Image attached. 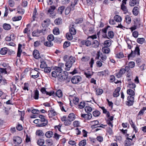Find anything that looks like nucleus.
<instances>
[{
    "instance_id": "1",
    "label": "nucleus",
    "mask_w": 146,
    "mask_h": 146,
    "mask_svg": "<svg viewBox=\"0 0 146 146\" xmlns=\"http://www.w3.org/2000/svg\"><path fill=\"white\" fill-rule=\"evenodd\" d=\"M63 59L64 61L66 62L65 64L66 66L65 70L68 71L72 66L73 63L75 62L76 59L75 57L72 56L68 57L67 55L65 56L64 57Z\"/></svg>"
},
{
    "instance_id": "2",
    "label": "nucleus",
    "mask_w": 146,
    "mask_h": 146,
    "mask_svg": "<svg viewBox=\"0 0 146 146\" xmlns=\"http://www.w3.org/2000/svg\"><path fill=\"white\" fill-rule=\"evenodd\" d=\"M57 72L58 73V78L59 81H63L67 78V76L64 74V71H62Z\"/></svg>"
},
{
    "instance_id": "3",
    "label": "nucleus",
    "mask_w": 146,
    "mask_h": 146,
    "mask_svg": "<svg viewBox=\"0 0 146 146\" xmlns=\"http://www.w3.org/2000/svg\"><path fill=\"white\" fill-rule=\"evenodd\" d=\"M99 121L97 120L92 121V128H94L98 127L104 128L106 126V125H104L102 124H99Z\"/></svg>"
},
{
    "instance_id": "4",
    "label": "nucleus",
    "mask_w": 146,
    "mask_h": 146,
    "mask_svg": "<svg viewBox=\"0 0 146 146\" xmlns=\"http://www.w3.org/2000/svg\"><path fill=\"white\" fill-rule=\"evenodd\" d=\"M55 8L56 7L54 5L50 6L47 10V15L50 14V16L52 18L54 17L56 15L53 12Z\"/></svg>"
},
{
    "instance_id": "5",
    "label": "nucleus",
    "mask_w": 146,
    "mask_h": 146,
    "mask_svg": "<svg viewBox=\"0 0 146 146\" xmlns=\"http://www.w3.org/2000/svg\"><path fill=\"white\" fill-rule=\"evenodd\" d=\"M134 97L128 96L127 97V100L125 101V103L126 106H132L134 103Z\"/></svg>"
},
{
    "instance_id": "6",
    "label": "nucleus",
    "mask_w": 146,
    "mask_h": 146,
    "mask_svg": "<svg viewBox=\"0 0 146 146\" xmlns=\"http://www.w3.org/2000/svg\"><path fill=\"white\" fill-rule=\"evenodd\" d=\"M34 123L37 124L36 126L43 127L47 125V123L42 122L40 119H36L33 121Z\"/></svg>"
},
{
    "instance_id": "7",
    "label": "nucleus",
    "mask_w": 146,
    "mask_h": 146,
    "mask_svg": "<svg viewBox=\"0 0 146 146\" xmlns=\"http://www.w3.org/2000/svg\"><path fill=\"white\" fill-rule=\"evenodd\" d=\"M81 77L80 76H75L73 77L71 79V82L74 84H77L81 80Z\"/></svg>"
},
{
    "instance_id": "8",
    "label": "nucleus",
    "mask_w": 146,
    "mask_h": 146,
    "mask_svg": "<svg viewBox=\"0 0 146 146\" xmlns=\"http://www.w3.org/2000/svg\"><path fill=\"white\" fill-rule=\"evenodd\" d=\"M69 99L70 102L71 101H72L75 104L77 105L78 104L79 99L78 98L70 95Z\"/></svg>"
},
{
    "instance_id": "9",
    "label": "nucleus",
    "mask_w": 146,
    "mask_h": 146,
    "mask_svg": "<svg viewBox=\"0 0 146 146\" xmlns=\"http://www.w3.org/2000/svg\"><path fill=\"white\" fill-rule=\"evenodd\" d=\"M13 139L14 143L15 144H20L22 143V141L21 138L19 136L14 137L13 138Z\"/></svg>"
},
{
    "instance_id": "10",
    "label": "nucleus",
    "mask_w": 146,
    "mask_h": 146,
    "mask_svg": "<svg viewBox=\"0 0 146 146\" xmlns=\"http://www.w3.org/2000/svg\"><path fill=\"white\" fill-rule=\"evenodd\" d=\"M132 141V139H131V138L127 137L126 140L125 141V146H130L133 145V143Z\"/></svg>"
},
{
    "instance_id": "11",
    "label": "nucleus",
    "mask_w": 146,
    "mask_h": 146,
    "mask_svg": "<svg viewBox=\"0 0 146 146\" xmlns=\"http://www.w3.org/2000/svg\"><path fill=\"white\" fill-rule=\"evenodd\" d=\"M91 38V36H89L87 39V40H82L81 41V43L82 45L85 44L87 46H90L91 44V42L90 40H89V39L90 38Z\"/></svg>"
},
{
    "instance_id": "12",
    "label": "nucleus",
    "mask_w": 146,
    "mask_h": 146,
    "mask_svg": "<svg viewBox=\"0 0 146 146\" xmlns=\"http://www.w3.org/2000/svg\"><path fill=\"white\" fill-rule=\"evenodd\" d=\"M57 114V112L55 111L54 109L52 108L48 111V115L50 118L56 115Z\"/></svg>"
},
{
    "instance_id": "13",
    "label": "nucleus",
    "mask_w": 146,
    "mask_h": 146,
    "mask_svg": "<svg viewBox=\"0 0 146 146\" xmlns=\"http://www.w3.org/2000/svg\"><path fill=\"white\" fill-rule=\"evenodd\" d=\"M64 64L60 63L58 64V66L54 68V70L56 72L63 71V68H64Z\"/></svg>"
},
{
    "instance_id": "14",
    "label": "nucleus",
    "mask_w": 146,
    "mask_h": 146,
    "mask_svg": "<svg viewBox=\"0 0 146 146\" xmlns=\"http://www.w3.org/2000/svg\"><path fill=\"white\" fill-rule=\"evenodd\" d=\"M109 27H110L107 25L104 28L102 29V33L104 34L102 35L103 37L104 38H108L106 33L107 30Z\"/></svg>"
},
{
    "instance_id": "15",
    "label": "nucleus",
    "mask_w": 146,
    "mask_h": 146,
    "mask_svg": "<svg viewBox=\"0 0 146 146\" xmlns=\"http://www.w3.org/2000/svg\"><path fill=\"white\" fill-rule=\"evenodd\" d=\"M74 23H72L70 26V32L71 34L74 35L76 33V31L74 27Z\"/></svg>"
},
{
    "instance_id": "16",
    "label": "nucleus",
    "mask_w": 146,
    "mask_h": 146,
    "mask_svg": "<svg viewBox=\"0 0 146 146\" xmlns=\"http://www.w3.org/2000/svg\"><path fill=\"white\" fill-rule=\"evenodd\" d=\"M125 70H124V68H121L118 72L116 73L115 74V76L118 78H121L122 75L125 73Z\"/></svg>"
},
{
    "instance_id": "17",
    "label": "nucleus",
    "mask_w": 146,
    "mask_h": 146,
    "mask_svg": "<svg viewBox=\"0 0 146 146\" xmlns=\"http://www.w3.org/2000/svg\"><path fill=\"white\" fill-rule=\"evenodd\" d=\"M50 20L49 19H46L44 20L42 24V26L43 27H47L50 24Z\"/></svg>"
},
{
    "instance_id": "18",
    "label": "nucleus",
    "mask_w": 146,
    "mask_h": 146,
    "mask_svg": "<svg viewBox=\"0 0 146 146\" xmlns=\"http://www.w3.org/2000/svg\"><path fill=\"white\" fill-rule=\"evenodd\" d=\"M121 88L120 87H117L113 93V96L114 97H117L119 95V92Z\"/></svg>"
},
{
    "instance_id": "19",
    "label": "nucleus",
    "mask_w": 146,
    "mask_h": 146,
    "mask_svg": "<svg viewBox=\"0 0 146 146\" xmlns=\"http://www.w3.org/2000/svg\"><path fill=\"white\" fill-rule=\"evenodd\" d=\"M39 95V92L38 90H36L34 91L33 95L31 94V97L35 100H37L38 98Z\"/></svg>"
},
{
    "instance_id": "20",
    "label": "nucleus",
    "mask_w": 146,
    "mask_h": 146,
    "mask_svg": "<svg viewBox=\"0 0 146 146\" xmlns=\"http://www.w3.org/2000/svg\"><path fill=\"white\" fill-rule=\"evenodd\" d=\"M40 30L36 29L32 33V35L33 36L38 37L40 35Z\"/></svg>"
},
{
    "instance_id": "21",
    "label": "nucleus",
    "mask_w": 146,
    "mask_h": 146,
    "mask_svg": "<svg viewBox=\"0 0 146 146\" xmlns=\"http://www.w3.org/2000/svg\"><path fill=\"white\" fill-rule=\"evenodd\" d=\"M33 55L34 57L36 59H38L40 58L39 52L37 50H35L33 51Z\"/></svg>"
},
{
    "instance_id": "22",
    "label": "nucleus",
    "mask_w": 146,
    "mask_h": 146,
    "mask_svg": "<svg viewBox=\"0 0 146 146\" xmlns=\"http://www.w3.org/2000/svg\"><path fill=\"white\" fill-rule=\"evenodd\" d=\"M99 45V42L96 40H94L92 42V47L96 48L98 47Z\"/></svg>"
},
{
    "instance_id": "23",
    "label": "nucleus",
    "mask_w": 146,
    "mask_h": 146,
    "mask_svg": "<svg viewBox=\"0 0 146 146\" xmlns=\"http://www.w3.org/2000/svg\"><path fill=\"white\" fill-rule=\"evenodd\" d=\"M8 51V49L6 47L2 48L0 50V54L2 55L6 54Z\"/></svg>"
},
{
    "instance_id": "24",
    "label": "nucleus",
    "mask_w": 146,
    "mask_h": 146,
    "mask_svg": "<svg viewBox=\"0 0 146 146\" xmlns=\"http://www.w3.org/2000/svg\"><path fill=\"white\" fill-rule=\"evenodd\" d=\"M68 118L69 120L72 121L74 120L75 119V115L73 113H70L69 115Z\"/></svg>"
},
{
    "instance_id": "25",
    "label": "nucleus",
    "mask_w": 146,
    "mask_h": 146,
    "mask_svg": "<svg viewBox=\"0 0 146 146\" xmlns=\"http://www.w3.org/2000/svg\"><path fill=\"white\" fill-rule=\"evenodd\" d=\"M121 9L124 12V13L125 14L128 13V11L126 6L123 4H121Z\"/></svg>"
},
{
    "instance_id": "26",
    "label": "nucleus",
    "mask_w": 146,
    "mask_h": 146,
    "mask_svg": "<svg viewBox=\"0 0 146 146\" xmlns=\"http://www.w3.org/2000/svg\"><path fill=\"white\" fill-rule=\"evenodd\" d=\"M111 43L110 40H106L104 42V47H109L111 45Z\"/></svg>"
},
{
    "instance_id": "27",
    "label": "nucleus",
    "mask_w": 146,
    "mask_h": 146,
    "mask_svg": "<svg viewBox=\"0 0 146 146\" xmlns=\"http://www.w3.org/2000/svg\"><path fill=\"white\" fill-rule=\"evenodd\" d=\"M107 36L108 39L113 38L114 35V33L112 31H109L108 33Z\"/></svg>"
},
{
    "instance_id": "28",
    "label": "nucleus",
    "mask_w": 146,
    "mask_h": 146,
    "mask_svg": "<svg viewBox=\"0 0 146 146\" xmlns=\"http://www.w3.org/2000/svg\"><path fill=\"white\" fill-rule=\"evenodd\" d=\"M45 135L47 138H51L52 137L53 135V133L51 131H48L45 133Z\"/></svg>"
},
{
    "instance_id": "29",
    "label": "nucleus",
    "mask_w": 146,
    "mask_h": 146,
    "mask_svg": "<svg viewBox=\"0 0 146 146\" xmlns=\"http://www.w3.org/2000/svg\"><path fill=\"white\" fill-rule=\"evenodd\" d=\"M127 94L129 95L130 96H133L135 95V93L134 91L131 89H129L127 90Z\"/></svg>"
},
{
    "instance_id": "30",
    "label": "nucleus",
    "mask_w": 146,
    "mask_h": 146,
    "mask_svg": "<svg viewBox=\"0 0 146 146\" xmlns=\"http://www.w3.org/2000/svg\"><path fill=\"white\" fill-rule=\"evenodd\" d=\"M41 30H40V33L43 35L46 34L48 31V29L47 27H44Z\"/></svg>"
},
{
    "instance_id": "31",
    "label": "nucleus",
    "mask_w": 146,
    "mask_h": 146,
    "mask_svg": "<svg viewBox=\"0 0 146 146\" xmlns=\"http://www.w3.org/2000/svg\"><path fill=\"white\" fill-rule=\"evenodd\" d=\"M140 49L139 47L137 45L135 48V50L134 51V54H137L138 55H140Z\"/></svg>"
},
{
    "instance_id": "32",
    "label": "nucleus",
    "mask_w": 146,
    "mask_h": 146,
    "mask_svg": "<svg viewBox=\"0 0 146 146\" xmlns=\"http://www.w3.org/2000/svg\"><path fill=\"white\" fill-rule=\"evenodd\" d=\"M46 144L48 146H51L53 145V141L51 139H47L45 141Z\"/></svg>"
},
{
    "instance_id": "33",
    "label": "nucleus",
    "mask_w": 146,
    "mask_h": 146,
    "mask_svg": "<svg viewBox=\"0 0 146 146\" xmlns=\"http://www.w3.org/2000/svg\"><path fill=\"white\" fill-rule=\"evenodd\" d=\"M102 51L105 53L108 54L110 52V49L109 47H104L102 48Z\"/></svg>"
},
{
    "instance_id": "34",
    "label": "nucleus",
    "mask_w": 146,
    "mask_h": 146,
    "mask_svg": "<svg viewBox=\"0 0 146 146\" xmlns=\"http://www.w3.org/2000/svg\"><path fill=\"white\" fill-rule=\"evenodd\" d=\"M114 20L117 22H120L122 20L121 17L119 15H116L114 17Z\"/></svg>"
},
{
    "instance_id": "35",
    "label": "nucleus",
    "mask_w": 146,
    "mask_h": 146,
    "mask_svg": "<svg viewBox=\"0 0 146 146\" xmlns=\"http://www.w3.org/2000/svg\"><path fill=\"white\" fill-rule=\"evenodd\" d=\"M55 24L57 25L61 24L62 22V20L60 18L56 19L54 21Z\"/></svg>"
},
{
    "instance_id": "36",
    "label": "nucleus",
    "mask_w": 146,
    "mask_h": 146,
    "mask_svg": "<svg viewBox=\"0 0 146 146\" xmlns=\"http://www.w3.org/2000/svg\"><path fill=\"white\" fill-rule=\"evenodd\" d=\"M21 45L19 44L17 55V56L19 57H20V56L21 53L22 52V50L21 49Z\"/></svg>"
},
{
    "instance_id": "37",
    "label": "nucleus",
    "mask_w": 146,
    "mask_h": 146,
    "mask_svg": "<svg viewBox=\"0 0 146 146\" xmlns=\"http://www.w3.org/2000/svg\"><path fill=\"white\" fill-rule=\"evenodd\" d=\"M138 7H135L133 8L132 12L133 14L134 15L137 16L138 15Z\"/></svg>"
},
{
    "instance_id": "38",
    "label": "nucleus",
    "mask_w": 146,
    "mask_h": 146,
    "mask_svg": "<svg viewBox=\"0 0 146 146\" xmlns=\"http://www.w3.org/2000/svg\"><path fill=\"white\" fill-rule=\"evenodd\" d=\"M84 74L87 78H90L91 77V72L90 71L88 70H86L84 73Z\"/></svg>"
},
{
    "instance_id": "39",
    "label": "nucleus",
    "mask_w": 146,
    "mask_h": 146,
    "mask_svg": "<svg viewBox=\"0 0 146 146\" xmlns=\"http://www.w3.org/2000/svg\"><path fill=\"white\" fill-rule=\"evenodd\" d=\"M44 143V140L43 139H39L37 142V144L39 145H43Z\"/></svg>"
},
{
    "instance_id": "40",
    "label": "nucleus",
    "mask_w": 146,
    "mask_h": 146,
    "mask_svg": "<svg viewBox=\"0 0 146 146\" xmlns=\"http://www.w3.org/2000/svg\"><path fill=\"white\" fill-rule=\"evenodd\" d=\"M137 0H130L129 2V5L131 6H134L137 3Z\"/></svg>"
},
{
    "instance_id": "41",
    "label": "nucleus",
    "mask_w": 146,
    "mask_h": 146,
    "mask_svg": "<svg viewBox=\"0 0 146 146\" xmlns=\"http://www.w3.org/2000/svg\"><path fill=\"white\" fill-rule=\"evenodd\" d=\"M146 110V107H143L138 113V116H142L144 113L145 111Z\"/></svg>"
},
{
    "instance_id": "42",
    "label": "nucleus",
    "mask_w": 146,
    "mask_h": 146,
    "mask_svg": "<svg viewBox=\"0 0 146 146\" xmlns=\"http://www.w3.org/2000/svg\"><path fill=\"white\" fill-rule=\"evenodd\" d=\"M65 8V7L64 6H61L59 7L58 9V12L59 13L62 14V11L64 10Z\"/></svg>"
},
{
    "instance_id": "43",
    "label": "nucleus",
    "mask_w": 146,
    "mask_h": 146,
    "mask_svg": "<svg viewBox=\"0 0 146 146\" xmlns=\"http://www.w3.org/2000/svg\"><path fill=\"white\" fill-rule=\"evenodd\" d=\"M10 89L11 92L13 93H14L15 92H17V91L16 90V87L15 85L12 84L11 86Z\"/></svg>"
},
{
    "instance_id": "44",
    "label": "nucleus",
    "mask_w": 146,
    "mask_h": 146,
    "mask_svg": "<svg viewBox=\"0 0 146 146\" xmlns=\"http://www.w3.org/2000/svg\"><path fill=\"white\" fill-rule=\"evenodd\" d=\"M85 106V103L83 102H81L80 104L78 106V107L80 109L84 108Z\"/></svg>"
},
{
    "instance_id": "45",
    "label": "nucleus",
    "mask_w": 146,
    "mask_h": 146,
    "mask_svg": "<svg viewBox=\"0 0 146 146\" xmlns=\"http://www.w3.org/2000/svg\"><path fill=\"white\" fill-rule=\"evenodd\" d=\"M125 22L128 24H130L131 23V18L129 15H127L125 18Z\"/></svg>"
},
{
    "instance_id": "46",
    "label": "nucleus",
    "mask_w": 146,
    "mask_h": 146,
    "mask_svg": "<svg viewBox=\"0 0 146 146\" xmlns=\"http://www.w3.org/2000/svg\"><path fill=\"white\" fill-rule=\"evenodd\" d=\"M44 45L47 46L51 47L53 45L52 42L50 41H46L44 42Z\"/></svg>"
},
{
    "instance_id": "47",
    "label": "nucleus",
    "mask_w": 146,
    "mask_h": 146,
    "mask_svg": "<svg viewBox=\"0 0 146 146\" xmlns=\"http://www.w3.org/2000/svg\"><path fill=\"white\" fill-rule=\"evenodd\" d=\"M56 95L58 98H61L62 97V91L60 90H58L56 92Z\"/></svg>"
},
{
    "instance_id": "48",
    "label": "nucleus",
    "mask_w": 146,
    "mask_h": 146,
    "mask_svg": "<svg viewBox=\"0 0 146 146\" xmlns=\"http://www.w3.org/2000/svg\"><path fill=\"white\" fill-rule=\"evenodd\" d=\"M3 28L5 30H9L11 29V26L9 24H4L3 26Z\"/></svg>"
},
{
    "instance_id": "49",
    "label": "nucleus",
    "mask_w": 146,
    "mask_h": 146,
    "mask_svg": "<svg viewBox=\"0 0 146 146\" xmlns=\"http://www.w3.org/2000/svg\"><path fill=\"white\" fill-rule=\"evenodd\" d=\"M145 40V39L143 38H139L137 39V42L140 44H142L143 43Z\"/></svg>"
},
{
    "instance_id": "50",
    "label": "nucleus",
    "mask_w": 146,
    "mask_h": 146,
    "mask_svg": "<svg viewBox=\"0 0 146 146\" xmlns=\"http://www.w3.org/2000/svg\"><path fill=\"white\" fill-rule=\"evenodd\" d=\"M86 112L88 113H90L91 111V107L89 106H86L85 108Z\"/></svg>"
},
{
    "instance_id": "51",
    "label": "nucleus",
    "mask_w": 146,
    "mask_h": 146,
    "mask_svg": "<svg viewBox=\"0 0 146 146\" xmlns=\"http://www.w3.org/2000/svg\"><path fill=\"white\" fill-rule=\"evenodd\" d=\"M100 112L98 110H96L93 112V115L94 117H98L100 115Z\"/></svg>"
},
{
    "instance_id": "52",
    "label": "nucleus",
    "mask_w": 146,
    "mask_h": 146,
    "mask_svg": "<svg viewBox=\"0 0 146 146\" xmlns=\"http://www.w3.org/2000/svg\"><path fill=\"white\" fill-rule=\"evenodd\" d=\"M72 35H73L71 34L70 33H67L66 34V36L67 39L69 40H72L73 38Z\"/></svg>"
},
{
    "instance_id": "53",
    "label": "nucleus",
    "mask_w": 146,
    "mask_h": 146,
    "mask_svg": "<svg viewBox=\"0 0 146 146\" xmlns=\"http://www.w3.org/2000/svg\"><path fill=\"white\" fill-rule=\"evenodd\" d=\"M103 92V90L100 88L98 89L96 91V94L98 95L101 94Z\"/></svg>"
},
{
    "instance_id": "54",
    "label": "nucleus",
    "mask_w": 146,
    "mask_h": 146,
    "mask_svg": "<svg viewBox=\"0 0 146 146\" xmlns=\"http://www.w3.org/2000/svg\"><path fill=\"white\" fill-rule=\"evenodd\" d=\"M54 35L52 34L48 35L47 37L48 40L51 42L54 40Z\"/></svg>"
},
{
    "instance_id": "55",
    "label": "nucleus",
    "mask_w": 146,
    "mask_h": 146,
    "mask_svg": "<svg viewBox=\"0 0 146 146\" xmlns=\"http://www.w3.org/2000/svg\"><path fill=\"white\" fill-rule=\"evenodd\" d=\"M86 144V140L84 139L81 141L79 144V146H84Z\"/></svg>"
},
{
    "instance_id": "56",
    "label": "nucleus",
    "mask_w": 146,
    "mask_h": 146,
    "mask_svg": "<svg viewBox=\"0 0 146 146\" xmlns=\"http://www.w3.org/2000/svg\"><path fill=\"white\" fill-rule=\"evenodd\" d=\"M36 135L38 136H42L43 135L42 131L40 130H37L36 133Z\"/></svg>"
},
{
    "instance_id": "57",
    "label": "nucleus",
    "mask_w": 146,
    "mask_h": 146,
    "mask_svg": "<svg viewBox=\"0 0 146 146\" xmlns=\"http://www.w3.org/2000/svg\"><path fill=\"white\" fill-rule=\"evenodd\" d=\"M83 21V19L82 18H79L77 19H76V21L75 23H74H74L75 24H80L82 23Z\"/></svg>"
},
{
    "instance_id": "58",
    "label": "nucleus",
    "mask_w": 146,
    "mask_h": 146,
    "mask_svg": "<svg viewBox=\"0 0 146 146\" xmlns=\"http://www.w3.org/2000/svg\"><path fill=\"white\" fill-rule=\"evenodd\" d=\"M90 58V57L88 56L83 57L81 58V60L83 62H86L88 61Z\"/></svg>"
},
{
    "instance_id": "59",
    "label": "nucleus",
    "mask_w": 146,
    "mask_h": 146,
    "mask_svg": "<svg viewBox=\"0 0 146 146\" xmlns=\"http://www.w3.org/2000/svg\"><path fill=\"white\" fill-rule=\"evenodd\" d=\"M58 73L55 70V71H53L52 72V77L54 78H58Z\"/></svg>"
},
{
    "instance_id": "60",
    "label": "nucleus",
    "mask_w": 146,
    "mask_h": 146,
    "mask_svg": "<svg viewBox=\"0 0 146 146\" xmlns=\"http://www.w3.org/2000/svg\"><path fill=\"white\" fill-rule=\"evenodd\" d=\"M70 44V42L68 41H66L64 43V47L66 48L69 46Z\"/></svg>"
},
{
    "instance_id": "61",
    "label": "nucleus",
    "mask_w": 146,
    "mask_h": 146,
    "mask_svg": "<svg viewBox=\"0 0 146 146\" xmlns=\"http://www.w3.org/2000/svg\"><path fill=\"white\" fill-rule=\"evenodd\" d=\"M61 136V135H58L57 133H55L54 134L53 138L56 139V140H58Z\"/></svg>"
},
{
    "instance_id": "62",
    "label": "nucleus",
    "mask_w": 146,
    "mask_h": 146,
    "mask_svg": "<svg viewBox=\"0 0 146 146\" xmlns=\"http://www.w3.org/2000/svg\"><path fill=\"white\" fill-rule=\"evenodd\" d=\"M76 5V4H75V3H74L73 2L71 3L70 6L69 7L70 9V10H71V11H73L74 10V6Z\"/></svg>"
},
{
    "instance_id": "63",
    "label": "nucleus",
    "mask_w": 146,
    "mask_h": 146,
    "mask_svg": "<svg viewBox=\"0 0 146 146\" xmlns=\"http://www.w3.org/2000/svg\"><path fill=\"white\" fill-rule=\"evenodd\" d=\"M128 86L129 88L133 89L135 87L136 85L134 83H131L128 84Z\"/></svg>"
},
{
    "instance_id": "64",
    "label": "nucleus",
    "mask_w": 146,
    "mask_h": 146,
    "mask_svg": "<svg viewBox=\"0 0 146 146\" xmlns=\"http://www.w3.org/2000/svg\"><path fill=\"white\" fill-rule=\"evenodd\" d=\"M53 33L55 35H57L59 34V29L57 28H55L53 30Z\"/></svg>"
}]
</instances>
